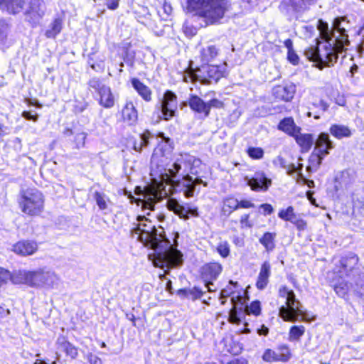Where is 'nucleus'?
Masks as SVG:
<instances>
[{
  "instance_id": "obj_1",
  "label": "nucleus",
  "mask_w": 364,
  "mask_h": 364,
  "mask_svg": "<svg viewBox=\"0 0 364 364\" xmlns=\"http://www.w3.org/2000/svg\"><path fill=\"white\" fill-rule=\"evenodd\" d=\"M352 25L346 16L334 18L330 28L328 23L319 19L317 28L323 41H318L316 46L305 49L307 59L316 63L320 69L333 66L338 60V54L346 50L350 44L348 33Z\"/></svg>"
},
{
  "instance_id": "obj_41",
  "label": "nucleus",
  "mask_w": 364,
  "mask_h": 364,
  "mask_svg": "<svg viewBox=\"0 0 364 364\" xmlns=\"http://www.w3.org/2000/svg\"><path fill=\"white\" fill-rule=\"evenodd\" d=\"M333 288L338 296L345 298L349 290V284L343 280H339L338 283L333 286Z\"/></svg>"
},
{
  "instance_id": "obj_32",
  "label": "nucleus",
  "mask_w": 364,
  "mask_h": 364,
  "mask_svg": "<svg viewBox=\"0 0 364 364\" xmlns=\"http://www.w3.org/2000/svg\"><path fill=\"white\" fill-rule=\"evenodd\" d=\"M154 137L149 131L146 130L144 132L140 134L139 141L134 142L133 149L136 151H141L144 147L149 145V139Z\"/></svg>"
},
{
  "instance_id": "obj_4",
  "label": "nucleus",
  "mask_w": 364,
  "mask_h": 364,
  "mask_svg": "<svg viewBox=\"0 0 364 364\" xmlns=\"http://www.w3.org/2000/svg\"><path fill=\"white\" fill-rule=\"evenodd\" d=\"M187 3L190 9L197 11L210 23L219 21L230 8L227 0H188Z\"/></svg>"
},
{
  "instance_id": "obj_35",
  "label": "nucleus",
  "mask_w": 364,
  "mask_h": 364,
  "mask_svg": "<svg viewBox=\"0 0 364 364\" xmlns=\"http://www.w3.org/2000/svg\"><path fill=\"white\" fill-rule=\"evenodd\" d=\"M200 54L201 60L204 63H208L218 55V49L215 46H208V47L203 48Z\"/></svg>"
},
{
  "instance_id": "obj_55",
  "label": "nucleus",
  "mask_w": 364,
  "mask_h": 364,
  "mask_svg": "<svg viewBox=\"0 0 364 364\" xmlns=\"http://www.w3.org/2000/svg\"><path fill=\"white\" fill-rule=\"evenodd\" d=\"M302 168H303V164H299L297 167H296L294 164H291L289 166V168L287 169V173L289 175H291V174H293L295 172H298L299 176L301 178H303V175L301 173Z\"/></svg>"
},
{
  "instance_id": "obj_37",
  "label": "nucleus",
  "mask_w": 364,
  "mask_h": 364,
  "mask_svg": "<svg viewBox=\"0 0 364 364\" xmlns=\"http://www.w3.org/2000/svg\"><path fill=\"white\" fill-rule=\"evenodd\" d=\"M198 72L200 73L201 70H193V69H189L186 70L183 75V81L186 82L200 81L201 82L202 75L198 74Z\"/></svg>"
},
{
  "instance_id": "obj_64",
  "label": "nucleus",
  "mask_w": 364,
  "mask_h": 364,
  "mask_svg": "<svg viewBox=\"0 0 364 364\" xmlns=\"http://www.w3.org/2000/svg\"><path fill=\"white\" fill-rule=\"evenodd\" d=\"M10 314L9 309H5L0 306V323L2 320Z\"/></svg>"
},
{
  "instance_id": "obj_29",
  "label": "nucleus",
  "mask_w": 364,
  "mask_h": 364,
  "mask_svg": "<svg viewBox=\"0 0 364 364\" xmlns=\"http://www.w3.org/2000/svg\"><path fill=\"white\" fill-rule=\"evenodd\" d=\"M324 158V156L313 151L309 158V165L306 167V171L308 172L316 171L319 168Z\"/></svg>"
},
{
  "instance_id": "obj_22",
  "label": "nucleus",
  "mask_w": 364,
  "mask_h": 364,
  "mask_svg": "<svg viewBox=\"0 0 364 364\" xmlns=\"http://www.w3.org/2000/svg\"><path fill=\"white\" fill-rule=\"evenodd\" d=\"M122 118L129 125L134 124L138 119L137 111L132 102H127L122 111Z\"/></svg>"
},
{
  "instance_id": "obj_52",
  "label": "nucleus",
  "mask_w": 364,
  "mask_h": 364,
  "mask_svg": "<svg viewBox=\"0 0 364 364\" xmlns=\"http://www.w3.org/2000/svg\"><path fill=\"white\" fill-rule=\"evenodd\" d=\"M217 250L219 254L223 257H226L230 253V247L227 242H220Z\"/></svg>"
},
{
  "instance_id": "obj_39",
  "label": "nucleus",
  "mask_w": 364,
  "mask_h": 364,
  "mask_svg": "<svg viewBox=\"0 0 364 364\" xmlns=\"http://www.w3.org/2000/svg\"><path fill=\"white\" fill-rule=\"evenodd\" d=\"M242 311L246 314H253L255 316H258L261 312V306L260 302L259 301H252L250 306L244 305Z\"/></svg>"
},
{
  "instance_id": "obj_23",
  "label": "nucleus",
  "mask_w": 364,
  "mask_h": 364,
  "mask_svg": "<svg viewBox=\"0 0 364 364\" xmlns=\"http://www.w3.org/2000/svg\"><path fill=\"white\" fill-rule=\"evenodd\" d=\"M131 83L134 90L146 102H150L152 99V92L151 89L144 85L137 78H132Z\"/></svg>"
},
{
  "instance_id": "obj_44",
  "label": "nucleus",
  "mask_w": 364,
  "mask_h": 364,
  "mask_svg": "<svg viewBox=\"0 0 364 364\" xmlns=\"http://www.w3.org/2000/svg\"><path fill=\"white\" fill-rule=\"evenodd\" d=\"M314 0H301L296 2V0H291V6L293 9L296 11H301L305 10L307 8V5L310 4L311 2Z\"/></svg>"
},
{
  "instance_id": "obj_10",
  "label": "nucleus",
  "mask_w": 364,
  "mask_h": 364,
  "mask_svg": "<svg viewBox=\"0 0 364 364\" xmlns=\"http://www.w3.org/2000/svg\"><path fill=\"white\" fill-rule=\"evenodd\" d=\"M177 108L176 95L171 91H166L161 102V111L164 120H169Z\"/></svg>"
},
{
  "instance_id": "obj_50",
  "label": "nucleus",
  "mask_w": 364,
  "mask_h": 364,
  "mask_svg": "<svg viewBox=\"0 0 364 364\" xmlns=\"http://www.w3.org/2000/svg\"><path fill=\"white\" fill-rule=\"evenodd\" d=\"M86 134L84 132L77 133L75 136L74 142L75 144L76 149H80L84 147L86 139Z\"/></svg>"
},
{
  "instance_id": "obj_19",
  "label": "nucleus",
  "mask_w": 364,
  "mask_h": 364,
  "mask_svg": "<svg viewBox=\"0 0 364 364\" xmlns=\"http://www.w3.org/2000/svg\"><path fill=\"white\" fill-rule=\"evenodd\" d=\"M25 0H0V9L10 14L20 13L25 4Z\"/></svg>"
},
{
  "instance_id": "obj_61",
  "label": "nucleus",
  "mask_w": 364,
  "mask_h": 364,
  "mask_svg": "<svg viewBox=\"0 0 364 364\" xmlns=\"http://www.w3.org/2000/svg\"><path fill=\"white\" fill-rule=\"evenodd\" d=\"M294 225L296 227V228L299 230L303 231L306 228L307 223L304 220H303L301 218H300L299 219V220L295 223Z\"/></svg>"
},
{
  "instance_id": "obj_11",
  "label": "nucleus",
  "mask_w": 364,
  "mask_h": 364,
  "mask_svg": "<svg viewBox=\"0 0 364 364\" xmlns=\"http://www.w3.org/2000/svg\"><path fill=\"white\" fill-rule=\"evenodd\" d=\"M5 279L9 278L15 284H26L30 287L40 286L43 282V274H3Z\"/></svg>"
},
{
  "instance_id": "obj_58",
  "label": "nucleus",
  "mask_w": 364,
  "mask_h": 364,
  "mask_svg": "<svg viewBox=\"0 0 364 364\" xmlns=\"http://www.w3.org/2000/svg\"><path fill=\"white\" fill-rule=\"evenodd\" d=\"M255 206L254 203L247 200H238V208H250Z\"/></svg>"
},
{
  "instance_id": "obj_33",
  "label": "nucleus",
  "mask_w": 364,
  "mask_h": 364,
  "mask_svg": "<svg viewBox=\"0 0 364 364\" xmlns=\"http://www.w3.org/2000/svg\"><path fill=\"white\" fill-rule=\"evenodd\" d=\"M237 287V283L233 282L232 281H230L229 285H228L225 288L223 289L220 291V299H221V304L224 305L226 302L225 299L227 297L235 296V294L236 293V289ZM237 295H235L236 296Z\"/></svg>"
},
{
  "instance_id": "obj_60",
  "label": "nucleus",
  "mask_w": 364,
  "mask_h": 364,
  "mask_svg": "<svg viewBox=\"0 0 364 364\" xmlns=\"http://www.w3.org/2000/svg\"><path fill=\"white\" fill-rule=\"evenodd\" d=\"M119 0H107L106 6L110 10H115L119 6Z\"/></svg>"
},
{
  "instance_id": "obj_47",
  "label": "nucleus",
  "mask_w": 364,
  "mask_h": 364,
  "mask_svg": "<svg viewBox=\"0 0 364 364\" xmlns=\"http://www.w3.org/2000/svg\"><path fill=\"white\" fill-rule=\"evenodd\" d=\"M278 355L280 358L281 361H287L291 356L290 350L286 345L280 346L278 348Z\"/></svg>"
},
{
  "instance_id": "obj_27",
  "label": "nucleus",
  "mask_w": 364,
  "mask_h": 364,
  "mask_svg": "<svg viewBox=\"0 0 364 364\" xmlns=\"http://www.w3.org/2000/svg\"><path fill=\"white\" fill-rule=\"evenodd\" d=\"M203 294L204 292L196 287H194L192 289H180L177 291V295L181 299H191L193 301L200 299L203 295Z\"/></svg>"
},
{
  "instance_id": "obj_43",
  "label": "nucleus",
  "mask_w": 364,
  "mask_h": 364,
  "mask_svg": "<svg viewBox=\"0 0 364 364\" xmlns=\"http://www.w3.org/2000/svg\"><path fill=\"white\" fill-rule=\"evenodd\" d=\"M312 105L318 109V114H316L314 116L315 119L320 118V114H323L329 107V105L323 100H319L317 102H313Z\"/></svg>"
},
{
  "instance_id": "obj_30",
  "label": "nucleus",
  "mask_w": 364,
  "mask_h": 364,
  "mask_svg": "<svg viewBox=\"0 0 364 364\" xmlns=\"http://www.w3.org/2000/svg\"><path fill=\"white\" fill-rule=\"evenodd\" d=\"M331 134L336 138L341 139L343 137H350L352 134L350 129L341 124H333L330 128Z\"/></svg>"
},
{
  "instance_id": "obj_24",
  "label": "nucleus",
  "mask_w": 364,
  "mask_h": 364,
  "mask_svg": "<svg viewBox=\"0 0 364 364\" xmlns=\"http://www.w3.org/2000/svg\"><path fill=\"white\" fill-rule=\"evenodd\" d=\"M358 258L353 254L350 253L346 257H343L340 260L341 269L337 273H348L353 271L358 264Z\"/></svg>"
},
{
  "instance_id": "obj_46",
  "label": "nucleus",
  "mask_w": 364,
  "mask_h": 364,
  "mask_svg": "<svg viewBox=\"0 0 364 364\" xmlns=\"http://www.w3.org/2000/svg\"><path fill=\"white\" fill-rule=\"evenodd\" d=\"M294 209L292 206H289L287 209L281 210L278 213V217L283 220L289 221L294 215Z\"/></svg>"
},
{
  "instance_id": "obj_15",
  "label": "nucleus",
  "mask_w": 364,
  "mask_h": 364,
  "mask_svg": "<svg viewBox=\"0 0 364 364\" xmlns=\"http://www.w3.org/2000/svg\"><path fill=\"white\" fill-rule=\"evenodd\" d=\"M296 92V86L291 83L278 85L273 89V95L279 100L289 102L292 100Z\"/></svg>"
},
{
  "instance_id": "obj_25",
  "label": "nucleus",
  "mask_w": 364,
  "mask_h": 364,
  "mask_svg": "<svg viewBox=\"0 0 364 364\" xmlns=\"http://www.w3.org/2000/svg\"><path fill=\"white\" fill-rule=\"evenodd\" d=\"M99 104L105 108L109 109L114 105V97L109 87L107 86L97 95Z\"/></svg>"
},
{
  "instance_id": "obj_12",
  "label": "nucleus",
  "mask_w": 364,
  "mask_h": 364,
  "mask_svg": "<svg viewBox=\"0 0 364 364\" xmlns=\"http://www.w3.org/2000/svg\"><path fill=\"white\" fill-rule=\"evenodd\" d=\"M203 73H206V75L202 76V84H209L213 81L217 82L225 75L226 72V65H207L205 67H203Z\"/></svg>"
},
{
  "instance_id": "obj_57",
  "label": "nucleus",
  "mask_w": 364,
  "mask_h": 364,
  "mask_svg": "<svg viewBox=\"0 0 364 364\" xmlns=\"http://www.w3.org/2000/svg\"><path fill=\"white\" fill-rule=\"evenodd\" d=\"M289 61L292 63L293 65H297L299 63V56L293 50H288V55H287Z\"/></svg>"
},
{
  "instance_id": "obj_62",
  "label": "nucleus",
  "mask_w": 364,
  "mask_h": 364,
  "mask_svg": "<svg viewBox=\"0 0 364 364\" xmlns=\"http://www.w3.org/2000/svg\"><path fill=\"white\" fill-rule=\"evenodd\" d=\"M259 209L263 210L264 215H270L273 212L272 206L267 203L262 204Z\"/></svg>"
},
{
  "instance_id": "obj_42",
  "label": "nucleus",
  "mask_w": 364,
  "mask_h": 364,
  "mask_svg": "<svg viewBox=\"0 0 364 364\" xmlns=\"http://www.w3.org/2000/svg\"><path fill=\"white\" fill-rule=\"evenodd\" d=\"M88 87L90 90H94L98 95L107 85L103 84L100 78L95 77L89 80Z\"/></svg>"
},
{
  "instance_id": "obj_56",
  "label": "nucleus",
  "mask_w": 364,
  "mask_h": 364,
  "mask_svg": "<svg viewBox=\"0 0 364 364\" xmlns=\"http://www.w3.org/2000/svg\"><path fill=\"white\" fill-rule=\"evenodd\" d=\"M21 116L26 120H31L33 122H37L38 119L37 113L32 114L30 111H23Z\"/></svg>"
},
{
  "instance_id": "obj_26",
  "label": "nucleus",
  "mask_w": 364,
  "mask_h": 364,
  "mask_svg": "<svg viewBox=\"0 0 364 364\" xmlns=\"http://www.w3.org/2000/svg\"><path fill=\"white\" fill-rule=\"evenodd\" d=\"M278 129L291 136L301 131V128L295 124L294 119L291 117L282 119L278 124Z\"/></svg>"
},
{
  "instance_id": "obj_8",
  "label": "nucleus",
  "mask_w": 364,
  "mask_h": 364,
  "mask_svg": "<svg viewBox=\"0 0 364 364\" xmlns=\"http://www.w3.org/2000/svg\"><path fill=\"white\" fill-rule=\"evenodd\" d=\"M46 5L43 0H28L26 4L24 15L26 20L33 26L39 24L45 16Z\"/></svg>"
},
{
  "instance_id": "obj_16",
  "label": "nucleus",
  "mask_w": 364,
  "mask_h": 364,
  "mask_svg": "<svg viewBox=\"0 0 364 364\" xmlns=\"http://www.w3.org/2000/svg\"><path fill=\"white\" fill-rule=\"evenodd\" d=\"M38 250V245L33 240H21L13 245L12 250L21 256L34 254Z\"/></svg>"
},
{
  "instance_id": "obj_9",
  "label": "nucleus",
  "mask_w": 364,
  "mask_h": 364,
  "mask_svg": "<svg viewBox=\"0 0 364 364\" xmlns=\"http://www.w3.org/2000/svg\"><path fill=\"white\" fill-rule=\"evenodd\" d=\"M168 208L183 220L189 219L190 216L198 217L199 215L197 207L190 203L181 205L175 199L168 200Z\"/></svg>"
},
{
  "instance_id": "obj_5",
  "label": "nucleus",
  "mask_w": 364,
  "mask_h": 364,
  "mask_svg": "<svg viewBox=\"0 0 364 364\" xmlns=\"http://www.w3.org/2000/svg\"><path fill=\"white\" fill-rule=\"evenodd\" d=\"M279 296L286 300V306H282L279 309V315L284 321L294 322L299 320H308L307 313L301 309V305L296 299L292 290L283 287L279 289Z\"/></svg>"
},
{
  "instance_id": "obj_21",
  "label": "nucleus",
  "mask_w": 364,
  "mask_h": 364,
  "mask_svg": "<svg viewBox=\"0 0 364 364\" xmlns=\"http://www.w3.org/2000/svg\"><path fill=\"white\" fill-rule=\"evenodd\" d=\"M134 13L138 22L149 28H154L155 23L147 7L139 6L138 9L135 10Z\"/></svg>"
},
{
  "instance_id": "obj_14",
  "label": "nucleus",
  "mask_w": 364,
  "mask_h": 364,
  "mask_svg": "<svg viewBox=\"0 0 364 364\" xmlns=\"http://www.w3.org/2000/svg\"><path fill=\"white\" fill-rule=\"evenodd\" d=\"M314 144V151L324 156L328 155L329 151L334 148L333 141L326 133H321L317 139H315Z\"/></svg>"
},
{
  "instance_id": "obj_38",
  "label": "nucleus",
  "mask_w": 364,
  "mask_h": 364,
  "mask_svg": "<svg viewBox=\"0 0 364 364\" xmlns=\"http://www.w3.org/2000/svg\"><path fill=\"white\" fill-rule=\"evenodd\" d=\"M62 29V21L59 18H56L50 25V28L47 30L46 36L48 38H55Z\"/></svg>"
},
{
  "instance_id": "obj_3",
  "label": "nucleus",
  "mask_w": 364,
  "mask_h": 364,
  "mask_svg": "<svg viewBox=\"0 0 364 364\" xmlns=\"http://www.w3.org/2000/svg\"><path fill=\"white\" fill-rule=\"evenodd\" d=\"M167 159L168 157L160 146L154 150L151 158V175L159 176L161 181L167 183L173 181V178L176 177L177 173L181 168V164H184L186 168H188L191 174H196L194 168L200 166L201 164L200 159L186 154L181 155V158L178 159L170 168H166ZM184 172L186 173L183 176V187L184 188L183 193L186 198L193 196L196 186L203 184L204 186H207V183L204 182L201 178H196L193 179L188 174L186 169H185Z\"/></svg>"
},
{
  "instance_id": "obj_40",
  "label": "nucleus",
  "mask_w": 364,
  "mask_h": 364,
  "mask_svg": "<svg viewBox=\"0 0 364 364\" xmlns=\"http://www.w3.org/2000/svg\"><path fill=\"white\" fill-rule=\"evenodd\" d=\"M305 328L304 326H294L290 328L289 333V341H299L304 335Z\"/></svg>"
},
{
  "instance_id": "obj_2",
  "label": "nucleus",
  "mask_w": 364,
  "mask_h": 364,
  "mask_svg": "<svg viewBox=\"0 0 364 364\" xmlns=\"http://www.w3.org/2000/svg\"><path fill=\"white\" fill-rule=\"evenodd\" d=\"M137 220L138 224L131 230V236L154 250L153 264L164 269V273L181 266L182 254L166 238L164 228L156 227L145 216H138Z\"/></svg>"
},
{
  "instance_id": "obj_18",
  "label": "nucleus",
  "mask_w": 364,
  "mask_h": 364,
  "mask_svg": "<svg viewBox=\"0 0 364 364\" xmlns=\"http://www.w3.org/2000/svg\"><path fill=\"white\" fill-rule=\"evenodd\" d=\"M231 302L233 306L229 312L228 321L231 323L238 324L240 322V318L237 316V306L240 305L238 309L240 311H242L244 306V298L240 294V293L238 292L236 296H232Z\"/></svg>"
},
{
  "instance_id": "obj_17",
  "label": "nucleus",
  "mask_w": 364,
  "mask_h": 364,
  "mask_svg": "<svg viewBox=\"0 0 364 364\" xmlns=\"http://www.w3.org/2000/svg\"><path fill=\"white\" fill-rule=\"evenodd\" d=\"M188 105L193 111L203 114L205 117L209 116V107L207 105V102H204L198 96L191 95L188 98Z\"/></svg>"
},
{
  "instance_id": "obj_34",
  "label": "nucleus",
  "mask_w": 364,
  "mask_h": 364,
  "mask_svg": "<svg viewBox=\"0 0 364 364\" xmlns=\"http://www.w3.org/2000/svg\"><path fill=\"white\" fill-rule=\"evenodd\" d=\"M275 237L276 233L265 232L259 239V242L265 247L267 251L269 252L273 250L275 247Z\"/></svg>"
},
{
  "instance_id": "obj_63",
  "label": "nucleus",
  "mask_w": 364,
  "mask_h": 364,
  "mask_svg": "<svg viewBox=\"0 0 364 364\" xmlns=\"http://www.w3.org/2000/svg\"><path fill=\"white\" fill-rule=\"evenodd\" d=\"M7 26L3 24L0 27V41H3L6 37Z\"/></svg>"
},
{
  "instance_id": "obj_53",
  "label": "nucleus",
  "mask_w": 364,
  "mask_h": 364,
  "mask_svg": "<svg viewBox=\"0 0 364 364\" xmlns=\"http://www.w3.org/2000/svg\"><path fill=\"white\" fill-rule=\"evenodd\" d=\"M268 283V274H259L257 281V287L259 289H263L266 287Z\"/></svg>"
},
{
  "instance_id": "obj_7",
  "label": "nucleus",
  "mask_w": 364,
  "mask_h": 364,
  "mask_svg": "<svg viewBox=\"0 0 364 364\" xmlns=\"http://www.w3.org/2000/svg\"><path fill=\"white\" fill-rule=\"evenodd\" d=\"M139 198L129 197L132 203H136L138 206L141 205L143 211L146 210H153L155 204L162 198L161 192L155 187H146L141 191Z\"/></svg>"
},
{
  "instance_id": "obj_6",
  "label": "nucleus",
  "mask_w": 364,
  "mask_h": 364,
  "mask_svg": "<svg viewBox=\"0 0 364 364\" xmlns=\"http://www.w3.org/2000/svg\"><path fill=\"white\" fill-rule=\"evenodd\" d=\"M18 203L21 211L31 216L38 215L43 210V196L36 188L21 190Z\"/></svg>"
},
{
  "instance_id": "obj_28",
  "label": "nucleus",
  "mask_w": 364,
  "mask_h": 364,
  "mask_svg": "<svg viewBox=\"0 0 364 364\" xmlns=\"http://www.w3.org/2000/svg\"><path fill=\"white\" fill-rule=\"evenodd\" d=\"M238 209V200L233 197H228L223 200L221 214L228 217L232 213Z\"/></svg>"
},
{
  "instance_id": "obj_36",
  "label": "nucleus",
  "mask_w": 364,
  "mask_h": 364,
  "mask_svg": "<svg viewBox=\"0 0 364 364\" xmlns=\"http://www.w3.org/2000/svg\"><path fill=\"white\" fill-rule=\"evenodd\" d=\"M60 348L65 351L67 355L75 359L78 355L77 348L67 341H63L59 343Z\"/></svg>"
},
{
  "instance_id": "obj_49",
  "label": "nucleus",
  "mask_w": 364,
  "mask_h": 364,
  "mask_svg": "<svg viewBox=\"0 0 364 364\" xmlns=\"http://www.w3.org/2000/svg\"><path fill=\"white\" fill-rule=\"evenodd\" d=\"M240 228L247 229L252 228L254 226V223L250 220L249 214H244L240 219Z\"/></svg>"
},
{
  "instance_id": "obj_54",
  "label": "nucleus",
  "mask_w": 364,
  "mask_h": 364,
  "mask_svg": "<svg viewBox=\"0 0 364 364\" xmlns=\"http://www.w3.org/2000/svg\"><path fill=\"white\" fill-rule=\"evenodd\" d=\"M207 105L209 107V112H210L211 108H223V102L218 99H212L209 102H207Z\"/></svg>"
},
{
  "instance_id": "obj_45",
  "label": "nucleus",
  "mask_w": 364,
  "mask_h": 364,
  "mask_svg": "<svg viewBox=\"0 0 364 364\" xmlns=\"http://www.w3.org/2000/svg\"><path fill=\"white\" fill-rule=\"evenodd\" d=\"M262 359L266 362H276L281 361L280 358H279L278 353L271 349H267L263 355Z\"/></svg>"
},
{
  "instance_id": "obj_31",
  "label": "nucleus",
  "mask_w": 364,
  "mask_h": 364,
  "mask_svg": "<svg viewBox=\"0 0 364 364\" xmlns=\"http://www.w3.org/2000/svg\"><path fill=\"white\" fill-rule=\"evenodd\" d=\"M93 198L100 210H107L109 209V205L112 203L109 197L103 192L95 191Z\"/></svg>"
},
{
  "instance_id": "obj_51",
  "label": "nucleus",
  "mask_w": 364,
  "mask_h": 364,
  "mask_svg": "<svg viewBox=\"0 0 364 364\" xmlns=\"http://www.w3.org/2000/svg\"><path fill=\"white\" fill-rule=\"evenodd\" d=\"M222 267L219 263L213 262L206 265L205 273H220Z\"/></svg>"
},
{
  "instance_id": "obj_48",
  "label": "nucleus",
  "mask_w": 364,
  "mask_h": 364,
  "mask_svg": "<svg viewBox=\"0 0 364 364\" xmlns=\"http://www.w3.org/2000/svg\"><path fill=\"white\" fill-rule=\"evenodd\" d=\"M247 154L252 159H260L264 156V151L262 148L250 147L247 150Z\"/></svg>"
},
{
  "instance_id": "obj_59",
  "label": "nucleus",
  "mask_w": 364,
  "mask_h": 364,
  "mask_svg": "<svg viewBox=\"0 0 364 364\" xmlns=\"http://www.w3.org/2000/svg\"><path fill=\"white\" fill-rule=\"evenodd\" d=\"M87 358L90 364H102L101 359L92 353H89Z\"/></svg>"
},
{
  "instance_id": "obj_20",
  "label": "nucleus",
  "mask_w": 364,
  "mask_h": 364,
  "mask_svg": "<svg viewBox=\"0 0 364 364\" xmlns=\"http://www.w3.org/2000/svg\"><path fill=\"white\" fill-rule=\"evenodd\" d=\"M293 137L295 139L296 143L301 148V152L303 153L308 152L315 141V139L312 134H304L300 132H297Z\"/></svg>"
},
{
  "instance_id": "obj_13",
  "label": "nucleus",
  "mask_w": 364,
  "mask_h": 364,
  "mask_svg": "<svg viewBox=\"0 0 364 364\" xmlns=\"http://www.w3.org/2000/svg\"><path fill=\"white\" fill-rule=\"evenodd\" d=\"M247 185L254 191H266L272 183L263 172H256L251 178H246Z\"/></svg>"
}]
</instances>
